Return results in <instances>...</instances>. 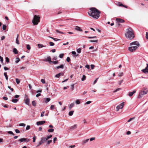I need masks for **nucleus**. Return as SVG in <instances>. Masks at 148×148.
I'll return each mask as SVG.
<instances>
[{
  "instance_id": "1",
  "label": "nucleus",
  "mask_w": 148,
  "mask_h": 148,
  "mask_svg": "<svg viewBox=\"0 0 148 148\" xmlns=\"http://www.w3.org/2000/svg\"><path fill=\"white\" fill-rule=\"evenodd\" d=\"M90 11L88 12V15L93 18L98 19L99 17L100 12L95 8H90Z\"/></svg>"
},
{
  "instance_id": "2",
  "label": "nucleus",
  "mask_w": 148,
  "mask_h": 148,
  "mask_svg": "<svg viewBox=\"0 0 148 148\" xmlns=\"http://www.w3.org/2000/svg\"><path fill=\"white\" fill-rule=\"evenodd\" d=\"M127 32L125 34V36L127 38L131 40L134 37V32L131 27H129L127 29Z\"/></svg>"
},
{
  "instance_id": "3",
  "label": "nucleus",
  "mask_w": 148,
  "mask_h": 148,
  "mask_svg": "<svg viewBox=\"0 0 148 148\" xmlns=\"http://www.w3.org/2000/svg\"><path fill=\"white\" fill-rule=\"evenodd\" d=\"M40 17L39 16L35 15L32 21L34 25H37L40 22Z\"/></svg>"
},
{
  "instance_id": "4",
  "label": "nucleus",
  "mask_w": 148,
  "mask_h": 148,
  "mask_svg": "<svg viewBox=\"0 0 148 148\" xmlns=\"http://www.w3.org/2000/svg\"><path fill=\"white\" fill-rule=\"evenodd\" d=\"M148 92V90L147 89L145 88L143 89L140 91L139 94L138 95V98H140L142 97L143 96L146 94Z\"/></svg>"
},
{
  "instance_id": "5",
  "label": "nucleus",
  "mask_w": 148,
  "mask_h": 148,
  "mask_svg": "<svg viewBox=\"0 0 148 148\" xmlns=\"http://www.w3.org/2000/svg\"><path fill=\"white\" fill-rule=\"evenodd\" d=\"M137 46H134L129 47L128 48V50L131 52H132L136 50L138 48Z\"/></svg>"
},
{
  "instance_id": "6",
  "label": "nucleus",
  "mask_w": 148,
  "mask_h": 148,
  "mask_svg": "<svg viewBox=\"0 0 148 148\" xmlns=\"http://www.w3.org/2000/svg\"><path fill=\"white\" fill-rule=\"evenodd\" d=\"M124 103V102H123L121 103L119 105L117 106L116 107V111H118L120 109H122L123 108Z\"/></svg>"
},
{
  "instance_id": "7",
  "label": "nucleus",
  "mask_w": 148,
  "mask_h": 148,
  "mask_svg": "<svg viewBox=\"0 0 148 148\" xmlns=\"http://www.w3.org/2000/svg\"><path fill=\"white\" fill-rule=\"evenodd\" d=\"M30 141V139L27 138H21L19 139L18 140V141H20L21 142H28Z\"/></svg>"
},
{
  "instance_id": "8",
  "label": "nucleus",
  "mask_w": 148,
  "mask_h": 148,
  "mask_svg": "<svg viewBox=\"0 0 148 148\" xmlns=\"http://www.w3.org/2000/svg\"><path fill=\"white\" fill-rule=\"evenodd\" d=\"M130 46L135 45V46H137L138 47L140 46V44L137 41H135L131 43L130 44Z\"/></svg>"
},
{
  "instance_id": "9",
  "label": "nucleus",
  "mask_w": 148,
  "mask_h": 148,
  "mask_svg": "<svg viewBox=\"0 0 148 148\" xmlns=\"http://www.w3.org/2000/svg\"><path fill=\"white\" fill-rule=\"evenodd\" d=\"M27 95H25V97L26 98L24 100V102L27 105H29V104L30 100L29 98H27Z\"/></svg>"
},
{
  "instance_id": "10",
  "label": "nucleus",
  "mask_w": 148,
  "mask_h": 148,
  "mask_svg": "<svg viewBox=\"0 0 148 148\" xmlns=\"http://www.w3.org/2000/svg\"><path fill=\"white\" fill-rule=\"evenodd\" d=\"M147 66L145 68V69H142V71L144 73H147L148 72V64H147Z\"/></svg>"
},
{
  "instance_id": "11",
  "label": "nucleus",
  "mask_w": 148,
  "mask_h": 148,
  "mask_svg": "<svg viewBox=\"0 0 148 148\" xmlns=\"http://www.w3.org/2000/svg\"><path fill=\"white\" fill-rule=\"evenodd\" d=\"M45 123V121H38L36 122V125H42Z\"/></svg>"
},
{
  "instance_id": "12",
  "label": "nucleus",
  "mask_w": 148,
  "mask_h": 148,
  "mask_svg": "<svg viewBox=\"0 0 148 148\" xmlns=\"http://www.w3.org/2000/svg\"><path fill=\"white\" fill-rule=\"evenodd\" d=\"M77 127V125L75 124L74 125L71 126L69 128V130H72L74 129H75Z\"/></svg>"
},
{
  "instance_id": "13",
  "label": "nucleus",
  "mask_w": 148,
  "mask_h": 148,
  "mask_svg": "<svg viewBox=\"0 0 148 148\" xmlns=\"http://www.w3.org/2000/svg\"><path fill=\"white\" fill-rule=\"evenodd\" d=\"M116 21L118 22H119L121 23H123L124 22V21L123 20L121 19V18H116Z\"/></svg>"
},
{
  "instance_id": "14",
  "label": "nucleus",
  "mask_w": 148,
  "mask_h": 148,
  "mask_svg": "<svg viewBox=\"0 0 148 148\" xmlns=\"http://www.w3.org/2000/svg\"><path fill=\"white\" fill-rule=\"evenodd\" d=\"M64 73L62 72H61L60 73H59L58 74H56L55 76V77H56L57 78H59L60 76L62 75L63 76L64 75Z\"/></svg>"
},
{
  "instance_id": "15",
  "label": "nucleus",
  "mask_w": 148,
  "mask_h": 148,
  "mask_svg": "<svg viewBox=\"0 0 148 148\" xmlns=\"http://www.w3.org/2000/svg\"><path fill=\"white\" fill-rule=\"evenodd\" d=\"M115 3L116 5L122 7L123 5V4L119 2L116 1Z\"/></svg>"
},
{
  "instance_id": "16",
  "label": "nucleus",
  "mask_w": 148,
  "mask_h": 148,
  "mask_svg": "<svg viewBox=\"0 0 148 148\" xmlns=\"http://www.w3.org/2000/svg\"><path fill=\"white\" fill-rule=\"evenodd\" d=\"M45 61L46 62H51V58L50 56H48L47 57V58L45 59Z\"/></svg>"
},
{
  "instance_id": "17",
  "label": "nucleus",
  "mask_w": 148,
  "mask_h": 148,
  "mask_svg": "<svg viewBox=\"0 0 148 148\" xmlns=\"http://www.w3.org/2000/svg\"><path fill=\"white\" fill-rule=\"evenodd\" d=\"M136 92V91L135 90H133L132 92H130L129 93V94H128V95L130 97H131Z\"/></svg>"
},
{
  "instance_id": "18",
  "label": "nucleus",
  "mask_w": 148,
  "mask_h": 148,
  "mask_svg": "<svg viewBox=\"0 0 148 148\" xmlns=\"http://www.w3.org/2000/svg\"><path fill=\"white\" fill-rule=\"evenodd\" d=\"M64 67V65L63 64H61L60 66H58L56 68V69H58L60 68L63 69Z\"/></svg>"
},
{
  "instance_id": "19",
  "label": "nucleus",
  "mask_w": 148,
  "mask_h": 148,
  "mask_svg": "<svg viewBox=\"0 0 148 148\" xmlns=\"http://www.w3.org/2000/svg\"><path fill=\"white\" fill-rule=\"evenodd\" d=\"M89 140V139H87L86 140H84L82 143V145H84Z\"/></svg>"
},
{
  "instance_id": "20",
  "label": "nucleus",
  "mask_w": 148,
  "mask_h": 148,
  "mask_svg": "<svg viewBox=\"0 0 148 148\" xmlns=\"http://www.w3.org/2000/svg\"><path fill=\"white\" fill-rule=\"evenodd\" d=\"M75 29L77 31L82 32V30L78 26H76L75 28Z\"/></svg>"
},
{
  "instance_id": "21",
  "label": "nucleus",
  "mask_w": 148,
  "mask_h": 148,
  "mask_svg": "<svg viewBox=\"0 0 148 148\" xmlns=\"http://www.w3.org/2000/svg\"><path fill=\"white\" fill-rule=\"evenodd\" d=\"M41 140L44 143L45 141L47 140L46 137H42L41 139Z\"/></svg>"
},
{
  "instance_id": "22",
  "label": "nucleus",
  "mask_w": 148,
  "mask_h": 148,
  "mask_svg": "<svg viewBox=\"0 0 148 148\" xmlns=\"http://www.w3.org/2000/svg\"><path fill=\"white\" fill-rule=\"evenodd\" d=\"M38 48H42L43 47H45V46H44L43 45L40 44H38Z\"/></svg>"
},
{
  "instance_id": "23",
  "label": "nucleus",
  "mask_w": 148,
  "mask_h": 148,
  "mask_svg": "<svg viewBox=\"0 0 148 148\" xmlns=\"http://www.w3.org/2000/svg\"><path fill=\"white\" fill-rule=\"evenodd\" d=\"M43 143H44L43 142V141L40 140V141L39 142L38 144L37 145V146L36 147H38V146H40V145H41Z\"/></svg>"
},
{
  "instance_id": "24",
  "label": "nucleus",
  "mask_w": 148,
  "mask_h": 148,
  "mask_svg": "<svg viewBox=\"0 0 148 148\" xmlns=\"http://www.w3.org/2000/svg\"><path fill=\"white\" fill-rule=\"evenodd\" d=\"M13 52L15 54H17L18 53V51L17 49L15 48L13 49Z\"/></svg>"
},
{
  "instance_id": "25",
  "label": "nucleus",
  "mask_w": 148,
  "mask_h": 148,
  "mask_svg": "<svg viewBox=\"0 0 148 148\" xmlns=\"http://www.w3.org/2000/svg\"><path fill=\"white\" fill-rule=\"evenodd\" d=\"M18 34L16 39V43L18 45H19V40L18 39Z\"/></svg>"
},
{
  "instance_id": "26",
  "label": "nucleus",
  "mask_w": 148,
  "mask_h": 148,
  "mask_svg": "<svg viewBox=\"0 0 148 148\" xmlns=\"http://www.w3.org/2000/svg\"><path fill=\"white\" fill-rule=\"evenodd\" d=\"M74 105V103H71L70 105L69 106V109H71V108L72 107H73Z\"/></svg>"
},
{
  "instance_id": "27",
  "label": "nucleus",
  "mask_w": 148,
  "mask_h": 148,
  "mask_svg": "<svg viewBox=\"0 0 148 148\" xmlns=\"http://www.w3.org/2000/svg\"><path fill=\"white\" fill-rule=\"evenodd\" d=\"M51 99L49 98H47L46 99V100L45 102L46 103H47L50 101Z\"/></svg>"
},
{
  "instance_id": "28",
  "label": "nucleus",
  "mask_w": 148,
  "mask_h": 148,
  "mask_svg": "<svg viewBox=\"0 0 148 148\" xmlns=\"http://www.w3.org/2000/svg\"><path fill=\"white\" fill-rule=\"evenodd\" d=\"M54 131V130L53 129L50 128L48 130V132H52Z\"/></svg>"
},
{
  "instance_id": "29",
  "label": "nucleus",
  "mask_w": 148,
  "mask_h": 148,
  "mask_svg": "<svg viewBox=\"0 0 148 148\" xmlns=\"http://www.w3.org/2000/svg\"><path fill=\"white\" fill-rule=\"evenodd\" d=\"M56 32H57L58 33L61 34H66L65 33L60 31L58 29H56Z\"/></svg>"
},
{
  "instance_id": "30",
  "label": "nucleus",
  "mask_w": 148,
  "mask_h": 148,
  "mask_svg": "<svg viewBox=\"0 0 148 148\" xmlns=\"http://www.w3.org/2000/svg\"><path fill=\"white\" fill-rule=\"evenodd\" d=\"M4 75L5 76L6 79L7 80H8V75H7V73L5 72L4 73Z\"/></svg>"
},
{
  "instance_id": "31",
  "label": "nucleus",
  "mask_w": 148,
  "mask_h": 148,
  "mask_svg": "<svg viewBox=\"0 0 148 148\" xmlns=\"http://www.w3.org/2000/svg\"><path fill=\"white\" fill-rule=\"evenodd\" d=\"M18 99H13L12 100V101L14 103H16L18 101Z\"/></svg>"
},
{
  "instance_id": "32",
  "label": "nucleus",
  "mask_w": 148,
  "mask_h": 148,
  "mask_svg": "<svg viewBox=\"0 0 148 148\" xmlns=\"http://www.w3.org/2000/svg\"><path fill=\"white\" fill-rule=\"evenodd\" d=\"M74 111H71L69 112V116H72L73 113Z\"/></svg>"
},
{
  "instance_id": "33",
  "label": "nucleus",
  "mask_w": 148,
  "mask_h": 148,
  "mask_svg": "<svg viewBox=\"0 0 148 148\" xmlns=\"http://www.w3.org/2000/svg\"><path fill=\"white\" fill-rule=\"evenodd\" d=\"M32 105L34 106H35L36 105V103L35 101H33L32 102Z\"/></svg>"
},
{
  "instance_id": "34",
  "label": "nucleus",
  "mask_w": 148,
  "mask_h": 148,
  "mask_svg": "<svg viewBox=\"0 0 148 148\" xmlns=\"http://www.w3.org/2000/svg\"><path fill=\"white\" fill-rule=\"evenodd\" d=\"M20 61V58H16L15 62L16 63H18Z\"/></svg>"
},
{
  "instance_id": "35",
  "label": "nucleus",
  "mask_w": 148,
  "mask_h": 148,
  "mask_svg": "<svg viewBox=\"0 0 148 148\" xmlns=\"http://www.w3.org/2000/svg\"><path fill=\"white\" fill-rule=\"evenodd\" d=\"M52 136V135L47 136V137H46V138L47 140L48 139H49V138H51Z\"/></svg>"
},
{
  "instance_id": "36",
  "label": "nucleus",
  "mask_w": 148,
  "mask_h": 148,
  "mask_svg": "<svg viewBox=\"0 0 148 148\" xmlns=\"http://www.w3.org/2000/svg\"><path fill=\"white\" fill-rule=\"evenodd\" d=\"M121 88H119L116 89L115 90H114L113 92H117V91L121 90Z\"/></svg>"
},
{
  "instance_id": "37",
  "label": "nucleus",
  "mask_w": 148,
  "mask_h": 148,
  "mask_svg": "<svg viewBox=\"0 0 148 148\" xmlns=\"http://www.w3.org/2000/svg\"><path fill=\"white\" fill-rule=\"evenodd\" d=\"M26 48L28 50H30L31 49L30 46L29 45H26Z\"/></svg>"
},
{
  "instance_id": "38",
  "label": "nucleus",
  "mask_w": 148,
  "mask_h": 148,
  "mask_svg": "<svg viewBox=\"0 0 148 148\" xmlns=\"http://www.w3.org/2000/svg\"><path fill=\"white\" fill-rule=\"evenodd\" d=\"M25 124L23 123H20L19 124V126H20L25 127Z\"/></svg>"
},
{
  "instance_id": "39",
  "label": "nucleus",
  "mask_w": 148,
  "mask_h": 148,
  "mask_svg": "<svg viewBox=\"0 0 148 148\" xmlns=\"http://www.w3.org/2000/svg\"><path fill=\"white\" fill-rule=\"evenodd\" d=\"M50 108L52 110L55 109V106L54 105H51L50 106Z\"/></svg>"
},
{
  "instance_id": "40",
  "label": "nucleus",
  "mask_w": 148,
  "mask_h": 148,
  "mask_svg": "<svg viewBox=\"0 0 148 148\" xmlns=\"http://www.w3.org/2000/svg\"><path fill=\"white\" fill-rule=\"evenodd\" d=\"M86 77L85 75H83V76L82 77V81H84L86 79Z\"/></svg>"
},
{
  "instance_id": "41",
  "label": "nucleus",
  "mask_w": 148,
  "mask_h": 148,
  "mask_svg": "<svg viewBox=\"0 0 148 148\" xmlns=\"http://www.w3.org/2000/svg\"><path fill=\"white\" fill-rule=\"evenodd\" d=\"M52 63L54 64H57L58 63V61H52Z\"/></svg>"
},
{
  "instance_id": "42",
  "label": "nucleus",
  "mask_w": 148,
  "mask_h": 148,
  "mask_svg": "<svg viewBox=\"0 0 148 148\" xmlns=\"http://www.w3.org/2000/svg\"><path fill=\"white\" fill-rule=\"evenodd\" d=\"M6 26L5 25H3L2 29L3 30H5L6 29Z\"/></svg>"
},
{
  "instance_id": "43",
  "label": "nucleus",
  "mask_w": 148,
  "mask_h": 148,
  "mask_svg": "<svg viewBox=\"0 0 148 148\" xmlns=\"http://www.w3.org/2000/svg\"><path fill=\"white\" fill-rule=\"evenodd\" d=\"M16 83H17V84H19V83L20 82V80H19V79L18 78H16Z\"/></svg>"
},
{
  "instance_id": "44",
  "label": "nucleus",
  "mask_w": 148,
  "mask_h": 148,
  "mask_svg": "<svg viewBox=\"0 0 148 148\" xmlns=\"http://www.w3.org/2000/svg\"><path fill=\"white\" fill-rule=\"evenodd\" d=\"M98 41V40H90V42H96L97 43Z\"/></svg>"
},
{
  "instance_id": "45",
  "label": "nucleus",
  "mask_w": 148,
  "mask_h": 148,
  "mask_svg": "<svg viewBox=\"0 0 148 148\" xmlns=\"http://www.w3.org/2000/svg\"><path fill=\"white\" fill-rule=\"evenodd\" d=\"M75 103L77 104H79L80 103V101L79 100L77 99Z\"/></svg>"
},
{
  "instance_id": "46",
  "label": "nucleus",
  "mask_w": 148,
  "mask_h": 148,
  "mask_svg": "<svg viewBox=\"0 0 148 148\" xmlns=\"http://www.w3.org/2000/svg\"><path fill=\"white\" fill-rule=\"evenodd\" d=\"M49 44L51 46H53L54 45V43L51 42H49Z\"/></svg>"
},
{
  "instance_id": "47",
  "label": "nucleus",
  "mask_w": 148,
  "mask_h": 148,
  "mask_svg": "<svg viewBox=\"0 0 148 148\" xmlns=\"http://www.w3.org/2000/svg\"><path fill=\"white\" fill-rule=\"evenodd\" d=\"M77 51L78 53H80L81 52V49L80 48H79L77 49Z\"/></svg>"
},
{
  "instance_id": "48",
  "label": "nucleus",
  "mask_w": 148,
  "mask_h": 148,
  "mask_svg": "<svg viewBox=\"0 0 148 148\" xmlns=\"http://www.w3.org/2000/svg\"><path fill=\"white\" fill-rule=\"evenodd\" d=\"M8 133L10 134H12V135H14V134L13 132L12 131H8Z\"/></svg>"
},
{
  "instance_id": "49",
  "label": "nucleus",
  "mask_w": 148,
  "mask_h": 148,
  "mask_svg": "<svg viewBox=\"0 0 148 148\" xmlns=\"http://www.w3.org/2000/svg\"><path fill=\"white\" fill-rule=\"evenodd\" d=\"M36 136H34V137H33V142H35L36 141Z\"/></svg>"
},
{
  "instance_id": "50",
  "label": "nucleus",
  "mask_w": 148,
  "mask_h": 148,
  "mask_svg": "<svg viewBox=\"0 0 148 148\" xmlns=\"http://www.w3.org/2000/svg\"><path fill=\"white\" fill-rule=\"evenodd\" d=\"M123 75V72L120 73L118 74V76L119 77L122 76Z\"/></svg>"
},
{
  "instance_id": "51",
  "label": "nucleus",
  "mask_w": 148,
  "mask_h": 148,
  "mask_svg": "<svg viewBox=\"0 0 148 148\" xmlns=\"http://www.w3.org/2000/svg\"><path fill=\"white\" fill-rule=\"evenodd\" d=\"M30 125H27L26 128V130H28L30 129Z\"/></svg>"
},
{
  "instance_id": "52",
  "label": "nucleus",
  "mask_w": 148,
  "mask_h": 148,
  "mask_svg": "<svg viewBox=\"0 0 148 148\" xmlns=\"http://www.w3.org/2000/svg\"><path fill=\"white\" fill-rule=\"evenodd\" d=\"M45 112L44 111H42V112L40 115L41 117H43L44 116Z\"/></svg>"
},
{
  "instance_id": "53",
  "label": "nucleus",
  "mask_w": 148,
  "mask_h": 148,
  "mask_svg": "<svg viewBox=\"0 0 148 148\" xmlns=\"http://www.w3.org/2000/svg\"><path fill=\"white\" fill-rule=\"evenodd\" d=\"M63 56H64V54L62 53V54H60V55H59V57L61 58H63Z\"/></svg>"
},
{
  "instance_id": "54",
  "label": "nucleus",
  "mask_w": 148,
  "mask_h": 148,
  "mask_svg": "<svg viewBox=\"0 0 148 148\" xmlns=\"http://www.w3.org/2000/svg\"><path fill=\"white\" fill-rule=\"evenodd\" d=\"M6 61L8 63L9 62L10 60L8 58L6 57Z\"/></svg>"
},
{
  "instance_id": "55",
  "label": "nucleus",
  "mask_w": 148,
  "mask_h": 148,
  "mask_svg": "<svg viewBox=\"0 0 148 148\" xmlns=\"http://www.w3.org/2000/svg\"><path fill=\"white\" fill-rule=\"evenodd\" d=\"M52 142V140H48L47 143V145L49 144Z\"/></svg>"
},
{
  "instance_id": "56",
  "label": "nucleus",
  "mask_w": 148,
  "mask_h": 148,
  "mask_svg": "<svg viewBox=\"0 0 148 148\" xmlns=\"http://www.w3.org/2000/svg\"><path fill=\"white\" fill-rule=\"evenodd\" d=\"M66 60L67 62H69L70 61V58H69V57H67V58L66 59Z\"/></svg>"
},
{
  "instance_id": "57",
  "label": "nucleus",
  "mask_w": 148,
  "mask_h": 148,
  "mask_svg": "<svg viewBox=\"0 0 148 148\" xmlns=\"http://www.w3.org/2000/svg\"><path fill=\"white\" fill-rule=\"evenodd\" d=\"M74 84H72L71 85V90H74Z\"/></svg>"
},
{
  "instance_id": "58",
  "label": "nucleus",
  "mask_w": 148,
  "mask_h": 148,
  "mask_svg": "<svg viewBox=\"0 0 148 148\" xmlns=\"http://www.w3.org/2000/svg\"><path fill=\"white\" fill-rule=\"evenodd\" d=\"M15 131L16 133H20V131L18 129H16Z\"/></svg>"
},
{
  "instance_id": "59",
  "label": "nucleus",
  "mask_w": 148,
  "mask_h": 148,
  "mask_svg": "<svg viewBox=\"0 0 148 148\" xmlns=\"http://www.w3.org/2000/svg\"><path fill=\"white\" fill-rule=\"evenodd\" d=\"M95 139V137H92L90 138V141H92L93 140H94Z\"/></svg>"
},
{
  "instance_id": "60",
  "label": "nucleus",
  "mask_w": 148,
  "mask_h": 148,
  "mask_svg": "<svg viewBox=\"0 0 148 148\" xmlns=\"http://www.w3.org/2000/svg\"><path fill=\"white\" fill-rule=\"evenodd\" d=\"M41 82L43 84H45V80L43 79H41Z\"/></svg>"
},
{
  "instance_id": "61",
  "label": "nucleus",
  "mask_w": 148,
  "mask_h": 148,
  "mask_svg": "<svg viewBox=\"0 0 148 148\" xmlns=\"http://www.w3.org/2000/svg\"><path fill=\"white\" fill-rule=\"evenodd\" d=\"M0 60L1 62H2L3 61V58L2 57L0 56Z\"/></svg>"
},
{
  "instance_id": "62",
  "label": "nucleus",
  "mask_w": 148,
  "mask_h": 148,
  "mask_svg": "<svg viewBox=\"0 0 148 148\" xmlns=\"http://www.w3.org/2000/svg\"><path fill=\"white\" fill-rule=\"evenodd\" d=\"M57 59V56H54L53 58V60H55Z\"/></svg>"
},
{
  "instance_id": "63",
  "label": "nucleus",
  "mask_w": 148,
  "mask_h": 148,
  "mask_svg": "<svg viewBox=\"0 0 148 148\" xmlns=\"http://www.w3.org/2000/svg\"><path fill=\"white\" fill-rule=\"evenodd\" d=\"M5 38V36H2L1 37V40H4Z\"/></svg>"
},
{
  "instance_id": "64",
  "label": "nucleus",
  "mask_w": 148,
  "mask_h": 148,
  "mask_svg": "<svg viewBox=\"0 0 148 148\" xmlns=\"http://www.w3.org/2000/svg\"><path fill=\"white\" fill-rule=\"evenodd\" d=\"M146 38L147 39H148V32H147L146 34Z\"/></svg>"
}]
</instances>
